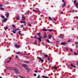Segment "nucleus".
<instances>
[{
    "mask_svg": "<svg viewBox=\"0 0 78 78\" xmlns=\"http://www.w3.org/2000/svg\"><path fill=\"white\" fill-rule=\"evenodd\" d=\"M46 41L48 43H50V41L48 40H46Z\"/></svg>",
    "mask_w": 78,
    "mask_h": 78,
    "instance_id": "nucleus-25",
    "label": "nucleus"
},
{
    "mask_svg": "<svg viewBox=\"0 0 78 78\" xmlns=\"http://www.w3.org/2000/svg\"><path fill=\"white\" fill-rule=\"evenodd\" d=\"M16 29V30H19V29L18 28L17 29Z\"/></svg>",
    "mask_w": 78,
    "mask_h": 78,
    "instance_id": "nucleus-53",
    "label": "nucleus"
},
{
    "mask_svg": "<svg viewBox=\"0 0 78 78\" xmlns=\"http://www.w3.org/2000/svg\"><path fill=\"white\" fill-rule=\"evenodd\" d=\"M34 72H35L36 73H37V71L35 70L34 71Z\"/></svg>",
    "mask_w": 78,
    "mask_h": 78,
    "instance_id": "nucleus-43",
    "label": "nucleus"
},
{
    "mask_svg": "<svg viewBox=\"0 0 78 78\" xmlns=\"http://www.w3.org/2000/svg\"><path fill=\"white\" fill-rule=\"evenodd\" d=\"M74 55H78V54H76V52H74Z\"/></svg>",
    "mask_w": 78,
    "mask_h": 78,
    "instance_id": "nucleus-37",
    "label": "nucleus"
},
{
    "mask_svg": "<svg viewBox=\"0 0 78 78\" xmlns=\"http://www.w3.org/2000/svg\"><path fill=\"white\" fill-rule=\"evenodd\" d=\"M22 66H23V67L25 68L27 70V71H30L29 70V69H28V67L25 64H22Z\"/></svg>",
    "mask_w": 78,
    "mask_h": 78,
    "instance_id": "nucleus-1",
    "label": "nucleus"
},
{
    "mask_svg": "<svg viewBox=\"0 0 78 78\" xmlns=\"http://www.w3.org/2000/svg\"><path fill=\"white\" fill-rule=\"evenodd\" d=\"M33 11H34V12H39V10H38V11H36L35 10L33 9Z\"/></svg>",
    "mask_w": 78,
    "mask_h": 78,
    "instance_id": "nucleus-16",
    "label": "nucleus"
},
{
    "mask_svg": "<svg viewBox=\"0 0 78 78\" xmlns=\"http://www.w3.org/2000/svg\"><path fill=\"white\" fill-rule=\"evenodd\" d=\"M76 8H78V3H76Z\"/></svg>",
    "mask_w": 78,
    "mask_h": 78,
    "instance_id": "nucleus-21",
    "label": "nucleus"
},
{
    "mask_svg": "<svg viewBox=\"0 0 78 78\" xmlns=\"http://www.w3.org/2000/svg\"><path fill=\"white\" fill-rule=\"evenodd\" d=\"M58 37L59 38H60V39H63L64 37V36L60 35L59 36H58Z\"/></svg>",
    "mask_w": 78,
    "mask_h": 78,
    "instance_id": "nucleus-5",
    "label": "nucleus"
},
{
    "mask_svg": "<svg viewBox=\"0 0 78 78\" xmlns=\"http://www.w3.org/2000/svg\"><path fill=\"white\" fill-rule=\"evenodd\" d=\"M20 23H23V22H22V21H20Z\"/></svg>",
    "mask_w": 78,
    "mask_h": 78,
    "instance_id": "nucleus-49",
    "label": "nucleus"
},
{
    "mask_svg": "<svg viewBox=\"0 0 78 78\" xmlns=\"http://www.w3.org/2000/svg\"><path fill=\"white\" fill-rule=\"evenodd\" d=\"M54 20H55V21H56V19H55V18H54Z\"/></svg>",
    "mask_w": 78,
    "mask_h": 78,
    "instance_id": "nucleus-58",
    "label": "nucleus"
},
{
    "mask_svg": "<svg viewBox=\"0 0 78 78\" xmlns=\"http://www.w3.org/2000/svg\"><path fill=\"white\" fill-rule=\"evenodd\" d=\"M51 35H49L48 36V38L49 39H51Z\"/></svg>",
    "mask_w": 78,
    "mask_h": 78,
    "instance_id": "nucleus-18",
    "label": "nucleus"
},
{
    "mask_svg": "<svg viewBox=\"0 0 78 78\" xmlns=\"http://www.w3.org/2000/svg\"><path fill=\"white\" fill-rule=\"evenodd\" d=\"M47 37V35H44V38H45Z\"/></svg>",
    "mask_w": 78,
    "mask_h": 78,
    "instance_id": "nucleus-39",
    "label": "nucleus"
},
{
    "mask_svg": "<svg viewBox=\"0 0 78 78\" xmlns=\"http://www.w3.org/2000/svg\"><path fill=\"white\" fill-rule=\"evenodd\" d=\"M66 43L62 42L61 43V45H66Z\"/></svg>",
    "mask_w": 78,
    "mask_h": 78,
    "instance_id": "nucleus-9",
    "label": "nucleus"
},
{
    "mask_svg": "<svg viewBox=\"0 0 78 78\" xmlns=\"http://www.w3.org/2000/svg\"><path fill=\"white\" fill-rule=\"evenodd\" d=\"M68 42H70V40H69L68 41Z\"/></svg>",
    "mask_w": 78,
    "mask_h": 78,
    "instance_id": "nucleus-56",
    "label": "nucleus"
},
{
    "mask_svg": "<svg viewBox=\"0 0 78 78\" xmlns=\"http://www.w3.org/2000/svg\"><path fill=\"white\" fill-rule=\"evenodd\" d=\"M9 13H7V14L6 15L7 18H8V17H9Z\"/></svg>",
    "mask_w": 78,
    "mask_h": 78,
    "instance_id": "nucleus-17",
    "label": "nucleus"
},
{
    "mask_svg": "<svg viewBox=\"0 0 78 78\" xmlns=\"http://www.w3.org/2000/svg\"><path fill=\"white\" fill-rule=\"evenodd\" d=\"M20 53V52H19L17 53V55H19Z\"/></svg>",
    "mask_w": 78,
    "mask_h": 78,
    "instance_id": "nucleus-45",
    "label": "nucleus"
},
{
    "mask_svg": "<svg viewBox=\"0 0 78 78\" xmlns=\"http://www.w3.org/2000/svg\"><path fill=\"white\" fill-rule=\"evenodd\" d=\"M44 35H46V33L45 32L44 33Z\"/></svg>",
    "mask_w": 78,
    "mask_h": 78,
    "instance_id": "nucleus-54",
    "label": "nucleus"
},
{
    "mask_svg": "<svg viewBox=\"0 0 78 78\" xmlns=\"http://www.w3.org/2000/svg\"><path fill=\"white\" fill-rule=\"evenodd\" d=\"M14 31H17V30L16 29H15L14 30Z\"/></svg>",
    "mask_w": 78,
    "mask_h": 78,
    "instance_id": "nucleus-48",
    "label": "nucleus"
},
{
    "mask_svg": "<svg viewBox=\"0 0 78 78\" xmlns=\"http://www.w3.org/2000/svg\"><path fill=\"white\" fill-rule=\"evenodd\" d=\"M38 78H40V75H38L37 77Z\"/></svg>",
    "mask_w": 78,
    "mask_h": 78,
    "instance_id": "nucleus-46",
    "label": "nucleus"
},
{
    "mask_svg": "<svg viewBox=\"0 0 78 78\" xmlns=\"http://www.w3.org/2000/svg\"><path fill=\"white\" fill-rule=\"evenodd\" d=\"M39 59L40 61H41V62H44V60L43 59H41V58L39 57Z\"/></svg>",
    "mask_w": 78,
    "mask_h": 78,
    "instance_id": "nucleus-10",
    "label": "nucleus"
},
{
    "mask_svg": "<svg viewBox=\"0 0 78 78\" xmlns=\"http://www.w3.org/2000/svg\"><path fill=\"white\" fill-rule=\"evenodd\" d=\"M30 14V12L29 11H28V12H27V14L28 15Z\"/></svg>",
    "mask_w": 78,
    "mask_h": 78,
    "instance_id": "nucleus-44",
    "label": "nucleus"
},
{
    "mask_svg": "<svg viewBox=\"0 0 78 78\" xmlns=\"http://www.w3.org/2000/svg\"><path fill=\"white\" fill-rule=\"evenodd\" d=\"M56 44L57 45H58L59 44V41H57Z\"/></svg>",
    "mask_w": 78,
    "mask_h": 78,
    "instance_id": "nucleus-24",
    "label": "nucleus"
},
{
    "mask_svg": "<svg viewBox=\"0 0 78 78\" xmlns=\"http://www.w3.org/2000/svg\"><path fill=\"white\" fill-rule=\"evenodd\" d=\"M44 57H47V58H49V57H48V55H44Z\"/></svg>",
    "mask_w": 78,
    "mask_h": 78,
    "instance_id": "nucleus-20",
    "label": "nucleus"
},
{
    "mask_svg": "<svg viewBox=\"0 0 78 78\" xmlns=\"http://www.w3.org/2000/svg\"><path fill=\"white\" fill-rule=\"evenodd\" d=\"M13 70L15 71L16 73H18V71H19V69L16 68H13Z\"/></svg>",
    "mask_w": 78,
    "mask_h": 78,
    "instance_id": "nucleus-3",
    "label": "nucleus"
},
{
    "mask_svg": "<svg viewBox=\"0 0 78 78\" xmlns=\"http://www.w3.org/2000/svg\"><path fill=\"white\" fill-rule=\"evenodd\" d=\"M64 6H66V2H64V4L62 5V7L63 8Z\"/></svg>",
    "mask_w": 78,
    "mask_h": 78,
    "instance_id": "nucleus-8",
    "label": "nucleus"
},
{
    "mask_svg": "<svg viewBox=\"0 0 78 78\" xmlns=\"http://www.w3.org/2000/svg\"><path fill=\"white\" fill-rule=\"evenodd\" d=\"M0 9H1V10H5V9H4V8L2 7L1 8H0Z\"/></svg>",
    "mask_w": 78,
    "mask_h": 78,
    "instance_id": "nucleus-19",
    "label": "nucleus"
},
{
    "mask_svg": "<svg viewBox=\"0 0 78 78\" xmlns=\"http://www.w3.org/2000/svg\"><path fill=\"white\" fill-rule=\"evenodd\" d=\"M37 34L39 36V37H37V39H38L39 42H41V38H42V37L41 36V34L40 33H37Z\"/></svg>",
    "mask_w": 78,
    "mask_h": 78,
    "instance_id": "nucleus-2",
    "label": "nucleus"
},
{
    "mask_svg": "<svg viewBox=\"0 0 78 78\" xmlns=\"http://www.w3.org/2000/svg\"><path fill=\"white\" fill-rule=\"evenodd\" d=\"M21 33V31H20L19 32H18V33L20 35V36H22V35H21V33Z\"/></svg>",
    "mask_w": 78,
    "mask_h": 78,
    "instance_id": "nucleus-14",
    "label": "nucleus"
},
{
    "mask_svg": "<svg viewBox=\"0 0 78 78\" xmlns=\"http://www.w3.org/2000/svg\"><path fill=\"white\" fill-rule=\"evenodd\" d=\"M24 62L25 63H29V62L26 61H24Z\"/></svg>",
    "mask_w": 78,
    "mask_h": 78,
    "instance_id": "nucleus-26",
    "label": "nucleus"
},
{
    "mask_svg": "<svg viewBox=\"0 0 78 78\" xmlns=\"http://www.w3.org/2000/svg\"><path fill=\"white\" fill-rule=\"evenodd\" d=\"M71 67H74V68H76V66H75L73 65L72 64H71Z\"/></svg>",
    "mask_w": 78,
    "mask_h": 78,
    "instance_id": "nucleus-12",
    "label": "nucleus"
},
{
    "mask_svg": "<svg viewBox=\"0 0 78 78\" xmlns=\"http://www.w3.org/2000/svg\"><path fill=\"white\" fill-rule=\"evenodd\" d=\"M22 19L23 20H25V19H26L25 17L23 16H22Z\"/></svg>",
    "mask_w": 78,
    "mask_h": 78,
    "instance_id": "nucleus-11",
    "label": "nucleus"
},
{
    "mask_svg": "<svg viewBox=\"0 0 78 78\" xmlns=\"http://www.w3.org/2000/svg\"><path fill=\"white\" fill-rule=\"evenodd\" d=\"M28 26H29V27H31V25L30 24H28Z\"/></svg>",
    "mask_w": 78,
    "mask_h": 78,
    "instance_id": "nucleus-38",
    "label": "nucleus"
},
{
    "mask_svg": "<svg viewBox=\"0 0 78 78\" xmlns=\"http://www.w3.org/2000/svg\"><path fill=\"white\" fill-rule=\"evenodd\" d=\"M2 7H3V5H2L0 4V8Z\"/></svg>",
    "mask_w": 78,
    "mask_h": 78,
    "instance_id": "nucleus-31",
    "label": "nucleus"
},
{
    "mask_svg": "<svg viewBox=\"0 0 78 78\" xmlns=\"http://www.w3.org/2000/svg\"><path fill=\"white\" fill-rule=\"evenodd\" d=\"M36 43H37V42L35 40L34 44H36Z\"/></svg>",
    "mask_w": 78,
    "mask_h": 78,
    "instance_id": "nucleus-34",
    "label": "nucleus"
},
{
    "mask_svg": "<svg viewBox=\"0 0 78 78\" xmlns=\"http://www.w3.org/2000/svg\"><path fill=\"white\" fill-rule=\"evenodd\" d=\"M24 29H25V27H23V29L24 30V31H25V30H24Z\"/></svg>",
    "mask_w": 78,
    "mask_h": 78,
    "instance_id": "nucleus-61",
    "label": "nucleus"
},
{
    "mask_svg": "<svg viewBox=\"0 0 78 78\" xmlns=\"http://www.w3.org/2000/svg\"><path fill=\"white\" fill-rule=\"evenodd\" d=\"M48 61H49V60H50V57H49V58H48Z\"/></svg>",
    "mask_w": 78,
    "mask_h": 78,
    "instance_id": "nucleus-47",
    "label": "nucleus"
},
{
    "mask_svg": "<svg viewBox=\"0 0 78 78\" xmlns=\"http://www.w3.org/2000/svg\"><path fill=\"white\" fill-rule=\"evenodd\" d=\"M48 18L51 20V21H53V20L51 19V18L50 17H48Z\"/></svg>",
    "mask_w": 78,
    "mask_h": 78,
    "instance_id": "nucleus-23",
    "label": "nucleus"
},
{
    "mask_svg": "<svg viewBox=\"0 0 78 78\" xmlns=\"http://www.w3.org/2000/svg\"><path fill=\"white\" fill-rule=\"evenodd\" d=\"M20 27H21V28H23V25H22L20 26Z\"/></svg>",
    "mask_w": 78,
    "mask_h": 78,
    "instance_id": "nucleus-41",
    "label": "nucleus"
},
{
    "mask_svg": "<svg viewBox=\"0 0 78 78\" xmlns=\"http://www.w3.org/2000/svg\"><path fill=\"white\" fill-rule=\"evenodd\" d=\"M9 60H11V58H9Z\"/></svg>",
    "mask_w": 78,
    "mask_h": 78,
    "instance_id": "nucleus-57",
    "label": "nucleus"
},
{
    "mask_svg": "<svg viewBox=\"0 0 78 78\" xmlns=\"http://www.w3.org/2000/svg\"><path fill=\"white\" fill-rule=\"evenodd\" d=\"M6 69L8 70H13V68L12 67H7Z\"/></svg>",
    "mask_w": 78,
    "mask_h": 78,
    "instance_id": "nucleus-4",
    "label": "nucleus"
},
{
    "mask_svg": "<svg viewBox=\"0 0 78 78\" xmlns=\"http://www.w3.org/2000/svg\"><path fill=\"white\" fill-rule=\"evenodd\" d=\"M70 51H73V50H72V49H70Z\"/></svg>",
    "mask_w": 78,
    "mask_h": 78,
    "instance_id": "nucleus-51",
    "label": "nucleus"
},
{
    "mask_svg": "<svg viewBox=\"0 0 78 78\" xmlns=\"http://www.w3.org/2000/svg\"><path fill=\"white\" fill-rule=\"evenodd\" d=\"M48 31H50V32L52 31H53V30L49 29V30Z\"/></svg>",
    "mask_w": 78,
    "mask_h": 78,
    "instance_id": "nucleus-30",
    "label": "nucleus"
},
{
    "mask_svg": "<svg viewBox=\"0 0 78 78\" xmlns=\"http://www.w3.org/2000/svg\"><path fill=\"white\" fill-rule=\"evenodd\" d=\"M15 47L16 48H19V47H20V46H18L16 44L15 45Z\"/></svg>",
    "mask_w": 78,
    "mask_h": 78,
    "instance_id": "nucleus-13",
    "label": "nucleus"
},
{
    "mask_svg": "<svg viewBox=\"0 0 78 78\" xmlns=\"http://www.w3.org/2000/svg\"><path fill=\"white\" fill-rule=\"evenodd\" d=\"M75 44H78V42H76L75 43Z\"/></svg>",
    "mask_w": 78,
    "mask_h": 78,
    "instance_id": "nucleus-42",
    "label": "nucleus"
},
{
    "mask_svg": "<svg viewBox=\"0 0 78 78\" xmlns=\"http://www.w3.org/2000/svg\"><path fill=\"white\" fill-rule=\"evenodd\" d=\"M43 31H47V30L46 29H43Z\"/></svg>",
    "mask_w": 78,
    "mask_h": 78,
    "instance_id": "nucleus-29",
    "label": "nucleus"
},
{
    "mask_svg": "<svg viewBox=\"0 0 78 78\" xmlns=\"http://www.w3.org/2000/svg\"><path fill=\"white\" fill-rule=\"evenodd\" d=\"M66 50L67 51L68 50H69V48H66Z\"/></svg>",
    "mask_w": 78,
    "mask_h": 78,
    "instance_id": "nucleus-40",
    "label": "nucleus"
},
{
    "mask_svg": "<svg viewBox=\"0 0 78 78\" xmlns=\"http://www.w3.org/2000/svg\"><path fill=\"white\" fill-rule=\"evenodd\" d=\"M42 77H43V78H49V77L46 76H42Z\"/></svg>",
    "mask_w": 78,
    "mask_h": 78,
    "instance_id": "nucleus-15",
    "label": "nucleus"
},
{
    "mask_svg": "<svg viewBox=\"0 0 78 78\" xmlns=\"http://www.w3.org/2000/svg\"><path fill=\"white\" fill-rule=\"evenodd\" d=\"M8 29V27H5V30H7Z\"/></svg>",
    "mask_w": 78,
    "mask_h": 78,
    "instance_id": "nucleus-35",
    "label": "nucleus"
},
{
    "mask_svg": "<svg viewBox=\"0 0 78 78\" xmlns=\"http://www.w3.org/2000/svg\"><path fill=\"white\" fill-rule=\"evenodd\" d=\"M62 2H64V0H62Z\"/></svg>",
    "mask_w": 78,
    "mask_h": 78,
    "instance_id": "nucleus-60",
    "label": "nucleus"
},
{
    "mask_svg": "<svg viewBox=\"0 0 78 78\" xmlns=\"http://www.w3.org/2000/svg\"><path fill=\"white\" fill-rule=\"evenodd\" d=\"M1 17L2 19H5V16H3V15H1Z\"/></svg>",
    "mask_w": 78,
    "mask_h": 78,
    "instance_id": "nucleus-22",
    "label": "nucleus"
},
{
    "mask_svg": "<svg viewBox=\"0 0 78 78\" xmlns=\"http://www.w3.org/2000/svg\"><path fill=\"white\" fill-rule=\"evenodd\" d=\"M78 45L77 46L76 48H78Z\"/></svg>",
    "mask_w": 78,
    "mask_h": 78,
    "instance_id": "nucleus-64",
    "label": "nucleus"
},
{
    "mask_svg": "<svg viewBox=\"0 0 78 78\" xmlns=\"http://www.w3.org/2000/svg\"><path fill=\"white\" fill-rule=\"evenodd\" d=\"M43 69L44 70H45V68H43Z\"/></svg>",
    "mask_w": 78,
    "mask_h": 78,
    "instance_id": "nucleus-59",
    "label": "nucleus"
},
{
    "mask_svg": "<svg viewBox=\"0 0 78 78\" xmlns=\"http://www.w3.org/2000/svg\"><path fill=\"white\" fill-rule=\"evenodd\" d=\"M12 26L13 27H14L15 28H16V26L14 25H12Z\"/></svg>",
    "mask_w": 78,
    "mask_h": 78,
    "instance_id": "nucleus-32",
    "label": "nucleus"
},
{
    "mask_svg": "<svg viewBox=\"0 0 78 78\" xmlns=\"http://www.w3.org/2000/svg\"><path fill=\"white\" fill-rule=\"evenodd\" d=\"M9 62H10V61H7V63H8Z\"/></svg>",
    "mask_w": 78,
    "mask_h": 78,
    "instance_id": "nucleus-52",
    "label": "nucleus"
},
{
    "mask_svg": "<svg viewBox=\"0 0 78 78\" xmlns=\"http://www.w3.org/2000/svg\"><path fill=\"white\" fill-rule=\"evenodd\" d=\"M8 20V19L7 18H5V19L3 21H2V22H6V21H7V20Z\"/></svg>",
    "mask_w": 78,
    "mask_h": 78,
    "instance_id": "nucleus-7",
    "label": "nucleus"
},
{
    "mask_svg": "<svg viewBox=\"0 0 78 78\" xmlns=\"http://www.w3.org/2000/svg\"><path fill=\"white\" fill-rule=\"evenodd\" d=\"M75 12V10H72L71 11V12Z\"/></svg>",
    "mask_w": 78,
    "mask_h": 78,
    "instance_id": "nucleus-36",
    "label": "nucleus"
},
{
    "mask_svg": "<svg viewBox=\"0 0 78 78\" xmlns=\"http://www.w3.org/2000/svg\"><path fill=\"white\" fill-rule=\"evenodd\" d=\"M12 32L13 33H14V34H16V32L14 30H12Z\"/></svg>",
    "mask_w": 78,
    "mask_h": 78,
    "instance_id": "nucleus-27",
    "label": "nucleus"
},
{
    "mask_svg": "<svg viewBox=\"0 0 78 78\" xmlns=\"http://www.w3.org/2000/svg\"><path fill=\"white\" fill-rule=\"evenodd\" d=\"M34 37L35 38H36V36H35Z\"/></svg>",
    "mask_w": 78,
    "mask_h": 78,
    "instance_id": "nucleus-62",
    "label": "nucleus"
},
{
    "mask_svg": "<svg viewBox=\"0 0 78 78\" xmlns=\"http://www.w3.org/2000/svg\"><path fill=\"white\" fill-rule=\"evenodd\" d=\"M76 19H78V16H76Z\"/></svg>",
    "mask_w": 78,
    "mask_h": 78,
    "instance_id": "nucleus-63",
    "label": "nucleus"
},
{
    "mask_svg": "<svg viewBox=\"0 0 78 78\" xmlns=\"http://www.w3.org/2000/svg\"><path fill=\"white\" fill-rule=\"evenodd\" d=\"M76 0H75V1H74V4H76Z\"/></svg>",
    "mask_w": 78,
    "mask_h": 78,
    "instance_id": "nucleus-28",
    "label": "nucleus"
},
{
    "mask_svg": "<svg viewBox=\"0 0 78 78\" xmlns=\"http://www.w3.org/2000/svg\"><path fill=\"white\" fill-rule=\"evenodd\" d=\"M23 23H26L25 22H23Z\"/></svg>",
    "mask_w": 78,
    "mask_h": 78,
    "instance_id": "nucleus-55",
    "label": "nucleus"
},
{
    "mask_svg": "<svg viewBox=\"0 0 78 78\" xmlns=\"http://www.w3.org/2000/svg\"><path fill=\"white\" fill-rule=\"evenodd\" d=\"M54 69H55V70H56V69H57V67L56 66H55L54 67Z\"/></svg>",
    "mask_w": 78,
    "mask_h": 78,
    "instance_id": "nucleus-33",
    "label": "nucleus"
},
{
    "mask_svg": "<svg viewBox=\"0 0 78 78\" xmlns=\"http://www.w3.org/2000/svg\"><path fill=\"white\" fill-rule=\"evenodd\" d=\"M16 20H19V19H20V16H18L16 18Z\"/></svg>",
    "mask_w": 78,
    "mask_h": 78,
    "instance_id": "nucleus-6",
    "label": "nucleus"
},
{
    "mask_svg": "<svg viewBox=\"0 0 78 78\" xmlns=\"http://www.w3.org/2000/svg\"><path fill=\"white\" fill-rule=\"evenodd\" d=\"M34 76H36V74H34Z\"/></svg>",
    "mask_w": 78,
    "mask_h": 78,
    "instance_id": "nucleus-50",
    "label": "nucleus"
}]
</instances>
